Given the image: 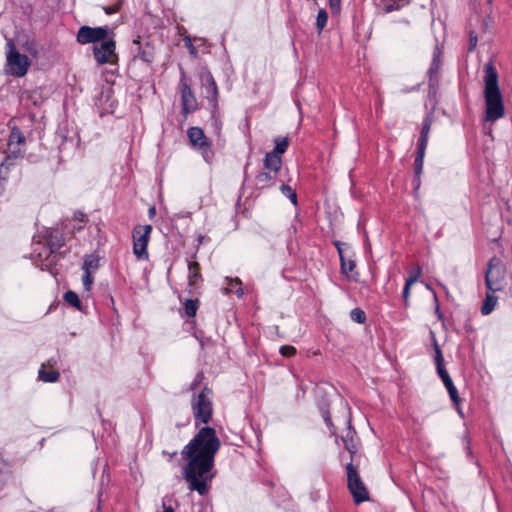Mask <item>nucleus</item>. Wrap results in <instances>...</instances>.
I'll return each instance as SVG.
<instances>
[{
  "instance_id": "nucleus-1",
  "label": "nucleus",
  "mask_w": 512,
  "mask_h": 512,
  "mask_svg": "<svg viewBox=\"0 0 512 512\" xmlns=\"http://www.w3.org/2000/svg\"><path fill=\"white\" fill-rule=\"evenodd\" d=\"M219 448L220 440L216 431L211 427H204L182 450L183 458L188 460L184 474L190 490H196L200 495L207 493L208 482L212 478L210 470Z\"/></svg>"
},
{
  "instance_id": "nucleus-2",
  "label": "nucleus",
  "mask_w": 512,
  "mask_h": 512,
  "mask_svg": "<svg viewBox=\"0 0 512 512\" xmlns=\"http://www.w3.org/2000/svg\"><path fill=\"white\" fill-rule=\"evenodd\" d=\"M485 120L495 122L505 113L503 97L498 85V75L492 64L485 65L484 77Z\"/></svg>"
},
{
  "instance_id": "nucleus-3",
  "label": "nucleus",
  "mask_w": 512,
  "mask_h": 512,
  "mask_svg": "<svg viewBox=\"0 0 512 512\" xmlns=\"http://www.w3.org/2000/svg\"><path fill=\"white\" fill-rule=\"evenodd\" d=\"M6 64L5 72L14 77H23L27 74L31 62L29 58L21 54L12 39H9L5 46Z\"/></svg>"
},
{
  "instance_id": "nucleus-4",
  "label": "nucleus",
  "mask_w": 512,
  "mask_h": 512,
  "mask_svg": "<svg viewBox=\"0 0 512 512\" xmlns=\"http://www.w3.org/2000/svg\"><path fill=\"white\" fill-rule=\"evenodd\" d=\"M506 267L498 257H492L485 271V285L491 292H499L505 286Z\"/></svg>"
},
{
  "instance_id": "nucleus-5",
  "label": "nucleus",
  "mask_w": 512,
  "mask_h": 512,
  "mask_svg": "<svg viewBox=\"0 0 512 512\" xmlns=\"http://www.w3.org/2000/svg\"><path fill=\"white\" fill-rule=\"evenodd\" d=\"M192 410L196 421L202 423H208L212 416V401L211 391L208 388H204L194 399L192 400Z\"/></svg>"
},
{
  "instance_id": "nucleus-6",
  "label": "nucleus",
  "mask_w": 512,
  "mask_h": 512,
  "mask_svg": "<svg viewBox=\"0 0 512 512\" xmlns=\"http://www.w3.org/2000/svg\"><path fill=\"white\" fill-rule=\"evenodd\" d=\"M348 488L356 504L369 500L368 491L362 482L357 469L348 464L347 467Z\"/></svg>"
},
{
  "instance_id": "nucleus-7",
  "label": "nucleus",
  "mask_w": 512,
  "mask_h": 512,
  "mask_svg": "<svg viewBox=\"0 0 512 512\" xmlns=\"http://www.w3.org/2000/svg\"><path fill=\"white\" fill-rule=\"evenodd\" d=\"M151 231V225L137 226L133 230V252L138 259H148L147 246Z\"/></svg>"
},
{
  "instance_id": "nucleus-8",
  "label": "nucleus",
  "mask_w": 512,
  "mask_h": 512,
  "mask_svg": "<svg viewBox=\"0 0 512 512\" xmlns=\"http://www.w3.org/2000/svg\"><path fill=\"white\" fill-rule=\"evenodd\" d=\"M111 31L105 27L82 26L77 33V41L80 44L103 42L111 35Z\"/></svg>"
},
{
  "instance_id": "nucleus-9",
  "label": "nucleus",
  "mask_w": 512,
  "mask_h": 512,
  "mask_svg": "<svg viewBox=\"0 0 512 512\" xmlns=\"http://www.w3.org/2000/svg\"><path fill=\"white\" fill-rule=\"evenodd\" d=\"M114 33H111V35L106 38L103 42L100 44H96L93 47V53L96 61L99 64H106L113 61V58L115 55V41L113 39Z\"/></svg>"
},
{
  "instance_id": "nucleus-10",
  "label": "nucleus",
  "mask_w": 512,
  "mask_h": 512,
  "mask_svg": "<svg viewBox=\"0 0 512 512\" xmlns=\"http://www.w3.org/2000/svg\"><path fill=\"white\" fill-rule=\"evenodd\" d=\"M181 98L185 112H190L196 108V98L186 82L181 81Z\"/></svg>"
},
{
  "instance_id": "nucleus-11",
  "label": "nucleus",
  "mask_w": 512,
  "mask_h": 512,
  "mask_svg": "<svg viewBox=\"0 0 512 512\" xmlns=\"http://www.w3.org/2000/svg\"><path fill=\"white\" fill-rule=\"evenodd\" d=\"M188 137L194 146L203 148L207 146V139L202 129L198 127H191L188 130Z\"/></svg>"
},
{
  "instance_id": "nucleus-12",
  "label": "nucleus",
  "mask_w": 512,
  "mask_h": 512,
  "mask_svg": "<svg viewBox=\"0 0 512 512\" xmlns=\"http://www.w3.org/2000/svg\"><path fill=\"white\" fill-rule=\"evenodd\" d=\"M281 164V157L277 155V153L269 152L266 154L264 166L268 171L273 172L274 175H276L281 168Z\"/></svg>"
},
{
  "instance_id": "nucleus-13",
  "label": "nucleus",
  "mask_w": 512,
  "mask_h": 512,
  "mask_svg": "<svg viewBox=\"0 0 512 512\" xmlns=\"http://www.w3.org/2000/svg\"><path fill=\"white\" fill-rule=\"evenodd\" d=\"M434 349H435V363H436L437 373L440 376V378L442 379V381L444 382V380L449 379L450 376L444 367V358H443L442 352H441L436 341L434 343Z\"/></svg>"
},
{
  "instance_id": "nucleus-14",
  "label": "nucleus",
  "mask_w": 512,
  "mask_h": 512,
  "mask_svg": "<svg viewBox=\"0 0 512 512\" xmlns=\"http://www.w3.org/2000/svg\"><path fill=\"white\" fill-rule=\"evenodd\" d=\"M344 447L351 454L357 451V439L356 432L349 426L346 430L345 435L342 436Z\"/></svg>"
},
{
  "instance_id": "nucleus-15",
  "label": "nucleus",
  "mask_w": 512,
  "mask_h": 512,
  "mask_svg": "<svg viewBox=\"0 0 512 512\" xmlns=\"http://www.w3.org/2000/svg\"><path fill=\"white\" fill-rule=\"evenodd\" d=\"M495 292H491L488 290L486 293L485 300L483 301L482 307H481V313L483 315H489L495 308L498 297L494 295Z\"/></svg>"
},
{
  "instance_id": "nucleus-16",
  "label": "nucleus",
  "mask_w": 512,
  "mask_h": 512,
  "mask_svg": "<svg viewBox=\"0 0 512 512\" xmlns=\"http://www.w3.org/2000/svg\"><path fill=\"white\" fill-rule=\"evenodd\" d=\"M241 285H242V283L238 278H236V279H228L227 278V287L224 288V293L225 294L235 293L238 295V297H241L243 294Z\"/></svg>"
},
{
  "instance_id": "nucleus-17",
  "label": "nucleus",
  "mask_w": 512,
  "mask_h": 512,
  "mask_svg": "<svg viewBox=\"0 0 512 512\" xmlns=\"http://www.w3.org/2000/svg\"><path fill=\"white\" fill-rule=\"evenodd\" d=\"M430 129H431V120L429 118H426L424 120L423 127L421 130L418 147L426 149L427 144H428V137H429Z\"/></svg>"
},
{
  "instance_id": "nucleus-18",
  "label": "nucleus",
  "mask_w": 512,
  "mask_h": 512,
  "mask_svg": "<svg viewBox=\"0 0 512 512\" xmlns=\"http://www.w3.org/2000/svg\"><path fill=\"white\" fill-rule=\"evenodd\" d=\"M99 267V259L94 255H88L85 257L82 269L84 272L95 273Z\"/></svg>"
},
{
  "instance_id": "nucleus-19",
  "label": "nucleus",
  "mask_w": 512,
  "mask_h": 512,
  "mask_svg": "<svg viewBox=\"0 0 512 512\" xmlns=\"http://www.w3.org/2000/svg\"><path fill=\"white\" fill-rule=\"evenodd\" d=\"M274 177L275 175L273 174V172H260L256 176V185L259 186L260 188H264Z\"/></svg>"
},
{
  "instance_id": "nucleus-20",
  "label": "nucleus",
  "mask_w": 512,
  "mask_h": 512,
  "mask_svg": "<svg viewBox=\"0 0 512 512\" xmlns=\"http://www.w3.org/2000/svg\"><path fill=\"white\" fill-rule=\"evenodd\" d=\"M443 383H444V385H445V387H446V389H447V391L449 393V396H450L451 400L454 403L458 404L460 402V398H459L457 389H456V387L453 384L452 379L451 378L445 379Z\"/></svg>"
},
{
  "instance_id": "nucleus-21",
  "label": "nucleus",
  "mask_w": 512,
  "mask_h": 512,
  "mask_svg": "<svg viewBox=\"0 0 512 512\" xmlns=\"http://www.w3.org/2000/svg\"><path fill=\"white\" fill-rule=\"evenodd\" d=\"M204 81L206 84L207 93L211 94L213 98H216L217 96V85L213 78V76L210 73H207L204 77Z\"/></svg>"
},
{
  "instance_id": "nucleus-22",
  "label": "nucleus",
  "mask_w": 512,
  "mask_h": 512,
  "mask_svg": "<svg viewBox=\"0 0 512 512\" xmlns=\"http://www.w3.org/2000/svg\"><path fill=\"white\" fill-rule=\"evenodd\" d=\"M59 377V373L57 371H46L44 367H42L39 371V378L45 382H55Z\"/></svg>"
},
{
  "instance_id": "nucleus-23",
  "label": "nucleus",
  "mask_w": 512,
  "mask_h": 512,
  "mask_svg": "<svg viewBox=\"0 0 512 512\" xmlns=\"http://www.w3.org/2000/svg\"><path fill=\"white\" fill-rule=\"evenodd\" d=\"M64 299L71 306L77 308L78 310L81 308V301L78 295L73 291H68L64 294Z\"/></svg>"
},
{
  "instance_id": "nucleus-24",
  "label": "nucleus",
  "mask_w": 512,
  "mask_h": 512,
  "mask_svg": "<svg viewBox=\"0 0 512 512\" xmlns=\"http://www.w3.org/2000/svg\"><path fill=\"white\" fill-rule=\"evenodd\" d=\"M339 254H340V259H341V270H342V273L345 274V275H348L349 272H352L353 269L355 268V262L353 260H346L343 255H342V252L341 250L339 249Z\"/></svg>"
},
{
  "instance_id": "nucleus-25",
  "label": "nucleus",
  "mask_w": 512,
  "mask_h": 512,
  "mask_svg": "<svg viewBox=\"0 0 512 512\" xmlns=\"http://www.w3.org/2000/svg\"><path fill=\"white\" fill-rule=\"evenodd\" d=\"M197 308H198L197 300L188 299L185 301L184 309H185V313L187 316L194 317L196 315Z\"/></svg>"
},
{
  "instance_id": "nucleus-26",
  "label": "nucleus",
  "mask_w": 512,
  "mask_h": 512,
  "mask_svg": "<svg viewBox=\"0 0 512 512\" xmlns=\"http://www.w3.org/2000/svg\"><path fill=\"white\" fill-rule=\"evenodd\" d=\"M328 14L325 9H320L316 19V27L321 32L327 24Z\"/></svg>"
},
{
  "instance_id": "nucleus-27",
  "label": "nucleus",
  "mask_w": 512,
  "mask_h": 512,
  "mask_svg": "<svg viewBox=\"0 0 512 512\" xmlns=\"http://www.w3.org/2000/svg\"><path fill=\"white\" fill-rule=\"evenodd\" d=\"M189 281L191 285H194L196 280L200 277L199 264L197 262L189 263Z\"/></svg>"
},
{
  "instance_id": "nucleus-28",
  "label": "nucleus",
  "mask_w": 512,
  "mask_h": 512,
  "mask_svg": "<svg viewBox=\"0 0 512 512\" xmlns=\"http://www.w3.org/2000/svg\"><path fill=\"white\" fill-rule=\"evenodd\" d=\"M425 155V148L418 147V154L415 159V173L419 175L423 169V159Z\"/></svg>"
},
{
  "instance_id": "nucleus-29",
  "label": "nucleus",
  "mask_w": 512,
  "mask_h": 512,
  "mask_svg": "<svg viewBox=\"0 0 512 512\" xmlns=\"http://www.w3.org/2000/svg\"><path fill=\"white\" fill-rule=\"evenodd\" d=\"M287 147L288 141L286 138H277L275 140V149L273 152L280 156V154H283L287 150Z\"/></svg>"
},
{
  "instance_id": "nucleus-30",
  "label": "nucleus",
  "mask_w": 512,
  "mask_h": 512,
  "mask_svg": "<svg viewBox=\"0 0 512 512\" xmlns=\"http://www.w3.org/2000/svg\"><path fill=\"white\" fill-rule=\"evenodd\" d=\"M281 191L286 197H288L292 201L294 205L297 204V195L290 186L282 185Z\"/></svg>"
},
{
  "instance_id": "nucleus-31",
  "label": "nucleus",
  "mask_w": 512,
  "mask_h": 512,
  "mask_svg": "<svg viewBox=\"0 0 512 512\" xmlns=\"http://www.w3.org/2000/svg\"><path fill=\"white\" fill-rule=\"evenodd\" d=\"M351 319L357 323H363L366 319L364 311L361 309H353L350 313Z\"/></svg>"
},
{
  "instance_id": "nucleus-32",
  "label": "nucleus",
  "mask_w": 512,
  "mask_h": 512,
  "mask_svg": "<svg viewBox=\"0 0 512 512\" xmlns=\"http://www.w3.org/2000/svg\"><path fill=\"white\" fill-rule=\"evenodd\" d=\"M93 281H94L93 273L84 272L83 277H82V282H83V286H84L86 291H90L91 290Z\"/></svg>"
},
{
  "instance_id": "nucleus-33",
  "label": "nucleus",
  "mask_w": 512,
  "mask_h": 512,
  "mask_svg": "<svg viewBox=\"0 0 512 512\" xmlns=\"http://www.w3.org/2000/svg\"><path fill=\"white\" fill-rule=\"evenodd\" d=\"M280 354L284 357H293L296 354V348L290 345L280 347Z\"/></svg>"
},
{
  "instance_id": "nucleus-34",
  "label": "nucleus",
  "mask_w": 512,
  "mask_h": 512,
  "mask_svg": "<svg viewBox=\"0 0 512 512\" xmlns=\"http://www.w3.org/2000/svg\"><path fill=\"white\" fill-rule=\"evenodd\" d=\"M386 1V4L384 6V13L388 14V13H391L393 11H396V10H399L402 8V4L400 3H396V2H391V1Z\"/></svg>"
},
{
  "instance_id": "nucleus-35",
  "label": "nucleus",
  "mask_w": 512,
  "mask_h": 512,
  "mask_svg": "<svg viewBox=\"0 0 512 512\" xmlns=\"http://www.w3.org/2000/svg\"><path fill=\"white\" fill-rule=\"evenodd\" d=\"M414 283H415V277L406 279V283H405V286L403 289V298L405 301L408 300V298L410 296V288Z\"/></svg>"
},
{
  "instance_id": "nucleus-36",
  "label": "nucleus",
  "mask_w": 512,
  "mask_h": 512,
  "mask_svg": "<svg viewBox=\"0 0 512 512\" xmlns=\"http://www.w3.org/2000/svg\"><path fill=\"white\" fill-rule=\"evenodd\" d=\"M329 7L332 14H339L341 10V0H329Z\"/></svg>"
},
{
  "instance_id": "nucleus-37",
  "label": "nucleus",
  "mask_w": 512,
  "mask_h": 512,
  "mask_svg": "<svg viewBox=\"0 0 512 512\" xmlns=\"http://www.w3.org/2000/svg\"><path fill=\"white\" fill-rule=\"evenodd\" d=\"M470 39H469V50H473L477 45V35L474 31H470Z\"/></svg>"
},
{
  "instance_id": "nucleus-38",
  "label": "nucleus",
  "mask_w": 512,
  "mask_h": 512,
  "mask_svg": "<svg viewBox=\"0 0 512 512\" xmlns=\"http://www.w3.org/2000/svg\"><path fill=\"white\" fill-rule=\"evenodd\" d=\"M420 275H421V267L419 265H416L414 270L410 272L408 278L415 277V283H416L418 281Z\"/></svg>"
},
{
  "instance_id": "nucleus-39",
  "label": "nucleus",
  "mask_w": 512,
  "mask_h": 512,
  "mask_svg": "<svg viewBox=\"0 0 512 512\" xmlns=\"http://www.w3.org/2000/svg\"><path fill=\"white\" fill-rule=\"evenodd\" d=\"M120 6H121V3H116L115 5L113 6H109V7H104V11L107 13V14H114L116 12L119 11L120 9Z\"/></svg>"
},
{
  "instance_id": "nucleus-40",
  "label": "nucleus",
  "mask_w": 512,
  "mask_h": 512,
  "mask_svg": "<svg viewBox=\"0 0 512 512\" xmlns=\"http://www.w3.org/2000/svg\"><path fill=\"white\" fill-rule=\"evenodd\" d=\"M10 139L11 141H17L18 143L23 141L20 131L15 129L11 132Z\"/></svg>"
},
{
  "instance_id": "nucleus-41",
  "label": "nucleus",
  "mask_w": 512,
  "mask_h": 512,
  "mask_svg": "<svg viewBox=\"0 0 512 512\" xmlns=\"http://www.w3.org/2000/svg\"><path fill=\"white\" fill-rule=\"evenodd\" d=\"M439 68V62L437 60V57L435 56L434 59H433V63L431 65V68H430V73H433L434 71H436L437 69Z\"/></svg>"
},
{
  "instance_id": "nucleus-42",
  "label": "nucleus",
  "mask_w": 512,
  "mask_h": 512,
  "mask_svg": "<svg viewBox=\"0 0 512 512\" xmlns=\"http://www.w3.org/2000/svg\"><path fill=\"white\" fill-rule=\"evenodd\" d=\"M323 418H324L325 423L330 427L331 419H330V415L328 414V412L323 413Z\"/></svg>"
},
{
  "instance_id": "nucleus-43",
  "label": "nucleus",
  "mask_w": 512,
  "mask_h": 512,
  "mask_svg": "<svg viewBox=\"0 0 512 512\" xmlns=\"http://www.w3.org/2000/svg\"><path fill=\"white\" fill-rule=\"evenodd\" d=\"M85 215L82 212L75 213V218L81 222L85 221Z\"/></svg>"
},
{
  "instance_id": "nucleus-44",
  "label": "nucleus",
  "mask_w": 512,
  "mask_h": 512,
  "mask_svg": "<svg viewBox=\"0 0 512 512\" xmlns=\"http://www.w3.org/2000/svg\"><path fill=\"white\" fill-rule=\"evenodd\" d=\"M28 50H29V52H30L32 55H34V56H36V55H37V53H38L37 49H35L34 47H31V48H29Z\"/></svg>"
},
{
  "instance_id": "nucleus-45",
  "label": "nucleus",
  "mask_w": 512,
  "mask_h": 512,
  "mask_svg": "<svg viewBox=\"0 0 512 512\" xmlns=\"http://www.w3.org/2000/svg\"><path fill=\"white\" fill-rule=\"evenodd\" d=\"M163 512H174L173 508L172 507H166L164 505V511Z\"/></svg>"
}]
</instances>
